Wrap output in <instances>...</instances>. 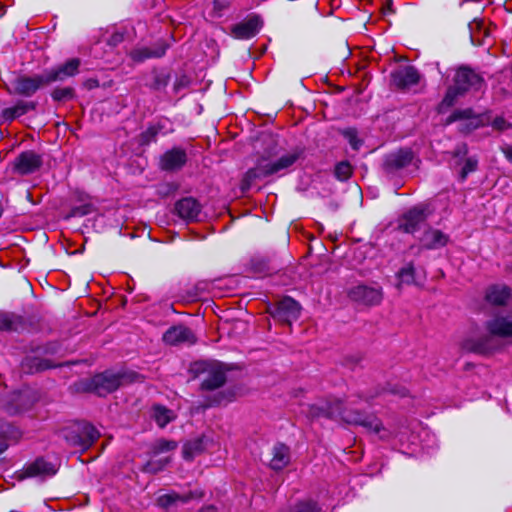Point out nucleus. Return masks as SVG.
<instances>
[{
	"label": "nucleus",
	"instance_id": "f257e3e1",
	"mask_svg": "<svg viewBox=\"0 0 512 512\" xmlns=\"http://www.w3.org/2000/svg\"><path fill=\"white\" fill-rule=\"evenodd\" d=\"M309 415L313 418L324 417L332 420H340L349 425H359L375 434H380L381 439H388L392 436L382 423L373 415L364 411L348 409L341 399H332L324 405H312L309 408Z\"/></svg>",
	"mask_w": 512,
	"mask_h": 512
},
{
	"label": "nucleus",
	"instance_id": "f03ea898",
	"mask_svg": "<svg viewBox=\"0 0 512 512\" xmlns=\"http://www.w3.org/2000/svg\"><path fill=\"white\" fill-rule=\"evenodd\" d=\"M80 64V59L71 58L63 64L43 71L41 74L18 76L11 82V87L7 91L9 94L31 97L44 86H48L53 82H62L69 77L75 76L79 72Z\"/></svg>",
	"mask_w": 512,
	"mask_h": 512
},
{
	"label": "nucleus",
	"instance_id": "7ed1b4c3",
	"mask_svg": "<svg viewBox=\"0 0 512 512\" xmlns=\"http://www.w3.org/2000/svg\"><path fill=\"white\" fill-rule=\"evenodd\" d=\"M303 151L299 148L288 152L278 159L271 161L265 158L258 160L254 168H250L244 175L241 189L243 192L250 189L256 179L265 178L274 174H280L289 169L301 157Z\"/></svg>",
	"mask_w": 512,
	"mask_h": 512
},
{
	"label": "nucleus",
	"instance_id": "20e7f679",
	"mask_svg": "<svg viewBox=\"0 0 512 512\" xmlns=\"http://www.w3.org/2000/svg\"><path fill=\"white\" fill-rule=\"evenodd\" d=\"M139 375L133 371L128 370H106L98 373L89 379L81 382L83 389L88 392H93L98 396H105L114 392L119 387L136 381Z\"/></svg>",
	"mask_w": 512,
	"mask_h": 512
},
{
	"label": "nucleus",
	"instance_id": "39448f33",
	"mask_svg": "<svg viewBox=\"0 0 512 512\" xmlns=\"http://www.w3.org/2000/svg\"><path fill=\"white\" fill-rule=\"evenodd\" d=\"M60 346L57 342L45 344H30L26 355L21 361V369L27 374L41 372L57 365L48 357L59 352Z\"/></svg>",
	"mask_w": 512,
	"mask_h": 512
},
{
	"label": "nucleus",
	"instance_id": "423d86ee",
	"mask_svg": "<svg viewBox=\"0 0 512 512\" xmlns=\"http://www.w3.org/2000/svg\"><path fill=\"white\" fill-rule=\"evenodd\" d=\"M485 85L483 77L473 69L460 67L454 76V85L449 87L443 98L440 108H448L454 105L457 97L470 90L478 91Z\"/></svg>",
	"mask_w": 512,
	"mask_h": 512
},
{
	"label": "nucleus",
	"instance_id": "0eeeda50",
	"mask_svg": "<svg viewBox=\"0 0 512 512\" xmlns=\"http://www.w3.org/2000/svg\"><path fill=\"white\" fill-rule=\"evenodd\" d=\"M415 161L419 160L410 148H400L383 156L381 170L390 179L402 177L405 170Z\"/></svg>",
	"mask_w": 512,
	"mask_h": 512
},
{
	"label": "nucleus",
	"instance_id": "6e6552de",
	"mask_svg": "<svg viewBox=\"0 0 512 512\" xmlns=\"http://www.w3.org/2000/svg\"><path fill=\"white\" fill-rule=\"evenodd\" d=\"M432 214L428 204L420 203L405 211L397 220V228L407 234H415L426 225Z\"/></svg>",
	"mask_w": 512,
	"mask_h": 512
},
{
	"label": "nucleus",
	"instance_id": "1a4fd4ad",
	"mask_svg": "<svg viewBox=\"0 0 512 512\" xmlns=\"http://www.w3.org/2000/svg\"><path fill=\"white\" fill-rule=\"evenodd\" d=\"M99 437V431L88 422H78L65 433L67 443L82 450L89 449Z\"/></svg>",
	"mask_w": 512,
	"mask_h": 512
},
{
	"label": "nucleus",
	"instance_id": "9d476101",
	"mask_svg": "<svg viewBox=\"0 0 512 512\" xmlns=\"http://www.w3.org/2000/svg\"><path fill=\"white\" fill-rule=\"evenodd\" d=\"M37 401V395L31 388L14 391L3 400L2 408L10 415L29 410Z\"/></svg>",
	"mask_w": 512,
	"mask_h": 512
},
{
	"label": "nucleus",
	"instance_id": "9b49d317",
	"mask_svg": "<svg viewBox=\"0 0 512 512\" xmlns=\"http://www.w3.org/2000/svg\"><path fill=\"white\" fill-rule=\"evenodd\" d=\"M267 312L273 319L291 325L299 317L300 306L297 301L287 296L275 303H270Z\"/></svg>",
	"mask_w": 512,
	"mask_h": 512
},
{
	"label": "nucleus",
	"instance_id": "f8f14e48",
	"mask_svg": "<svg viewBox=\"0 0 512 512\" xmlns=\"http://www.w3.org/2000/svg\"><path fill=\"white\" fill-rule=\"evenodd\" d=\"M348 297L361 305L376 306L383 299V291L382 287L377 283H361L349 289Z\"/></svg>",
	"mask_w": 512,
	"mask_h": 512
},
{
	"label": "nucleus",
	"instance_id": "ddd939ff",
	"mask_svg": "<svg viewBox=\"0 0 512 512\" xmlns=\"http://www.w3.org/2000/svg\"><path fill=\"white\" fill-rule=\"evenodd\" d=\"M190 371L195 375L207 373L206 377L201 383V389L206 391H213L222 387L226 382V374L218 368H213L205 361H198L192 364Z\"/></svg>",
	"mask_w": 512,
	"mask_h": 512
},
{
	"label": "nucleus",
	"instance_id": "4468645a",
	"mask_svg": "<svg viewBox=\"0 0 512 512\" xmlns=\"http://www.w3.org/2000/svg\"><path fill=\"white\" fill-rule=\"evenodd\" d=\"M453 167H460L459 178L463 182L467 176L476 171L478 167V159L475 157H467L468 146L466 143L458 144L452 151Z\"/></svg>",
	"mask_w": 512,
	"mask_h": 512
},
{
	"label": "nucleus",
	"instance_id": "2eb2a0df",
	"mask_svg": "<svg viewBox=\"0 0 512 512\" xmlns=\"http://www.w3.org/2000/svg\"><path fill=\"white\" fill-rule=\"evenodd\" d=\"M500 347L499 339L488 332L477 338H468L462 342V349L479 355H487Z\"/></svg>",
	"mask_w": 512,
	"mask_h": 512
},
{
	"label": "nucleus",
	"instance_id": "dca6fc26",
	"mask_svg": "<svg viewBox=\"0 0 512 512\" xmlns=\"http://www.w3.org/2000/svg\"><path fill=\"white\" fill-rule=\"evenodd\" d=\"M486 329L498 339L512 340V311L502 310L487 321Z\"/></svg>",
	"mask_w": 512,
	"mask_h": 512
},
{
	"label": "nucleus",
	"instance_id": "f3484780",
	"mask_svg": "<svg viewBox=\"0 0 512 512\" xmlns=\"http://www.w3.org/2000/svg\"><path fill=\"white\" fill-rule=\"evenodd\" d=\"M43 164L42 156L35 151L21 152L13 162V170L19 175H28L36 172Z\"/></svg>",
	"mask_w": 512,
	"mask_h": 512
},
{
	"label": "nucleus",
	"instance_id": "a211bd4d",
	"mask_svg": "<svg viewBox=\"0 0 512 512\" xmlns=\"http://www.w3.org/2000/svg\"><path fill=\"white\" fill-rule=\"evenodd\" d=\"M418 70L411 65L401 66L391 73V82L399 90H408L420 81Z\"/></svg>",
	"mask_w": 512,
	"mask_h": 512
},
{
	"label": "nucleus",
	"instance_id": "6ab92c4d",
	"mask_svg": "<svg viewBox=\"0 0 512 512\" xmlns=\"http://www.w3.org/2000/svg\"><path fill=\"white\" fill-rule=\"evenodd\" d=\"M168 45L164 41H159L150 47H136L129 53L130 58L138 63L147 59L161 58L165 55Z\"/></svg>",
	"mask_w": 512,
	"mask_h": 512
},
{
	"label": "nucleus",
	"instance_id": "aec40b11",
	"mask_svg": "<svg viewBox=\"0 0 512 512\" xmlns=\"http://www.w3.org/2000/svg\"><path fill=\"white\" fill-rule=\"evenodd\" d=\"M163 340L169 345L193 344L196 341L192 330L186 326L178 325L169 328L163 335Z\"/></svg>",
	"mask_w": 512,
	"mask_h": 512
},
{
	"label": "nucleus",
	"instance_id": "412c9836",
	"mask_svg": "<svg viewBox=\"0 0 512 512\" xmlns=\"http://www.w3.org/2000/svg\"><path fill=\"white\" fill-rule=\"evenodd\" d=\"M204 497V492L202 490L196 489L193 491H189L184 494H179L176 492L167 493L161 495L157 502L158 505L164 509H168L178 503L185 504L190 502L191 500L201 499Z\"/></svg>",
	"mask_w": 512,
	"mask_h": 512
},
{
	"label": "nucleus",
	"instance_id": "4be33fe9",
	"mask_svg": "<svg viewBox=\"0 0 512 512\" xmlns=\"http://www.w3.org/2000/svg\"><path fill=\"white\" fill-rule=\"evenodd\" d=\"M175 212L185 221H197L201 212V205L193 197H184L176 202Z\"/></svg>",
	"mask_w": 512,
	"mask_h": 512
},
{
	"label": "nucleus",
	"instance_id": "5701e85b",
	"mask_svg": "<svg viewBox=\"0 0 512 512\" xmlns=\"http://www.w3.org/2000/svg\"><path fill=\"white\" fill-rule=\"evenodd\" d=\"M187 162V154L184 149L175 147L165 152L160 160V166L165 171L180 170Z\"/></svg>",
	"mask_w": 512,
	"mask_h": 512
},
{
	"label": "nucleus",
	"instance_id": "b1692460",
	"mask_svg": "<svg viewBox=\"0 0 512 512\" xmlns=\"http://www.w3.org/2000/svg\"><path fill=\"white\" fill-rule=\"evenodd\" d=\"M419 241L424 249L436 250L447 245L449 236L438 229L428 227L424 230Z\"/></svg>",
	"mask_w": 512,
	"mask_h": 512
},
{
	"label": "nucleus",
	"instance_id": "393cba45",
	"mask_svg": "<svg viewBox=\"0 0 512 512\" xmlns=\"http://www.w3.org/2000/svg\"><path fill=\"white\" fill-rule=\"evenodd\" d=\"M261 24L262 22L258 16H251L245 21L234 25L232 33L238 39H250L259 32Z\"/></svg>",
	"mask_w": 512,
	"mask_h": 512
},
{
	"label": "nucleus",
	"instance_id": "a878e982",
	"mask_svg": "<svg viewBox=\"0 0 512 512\" xmlns=\"http://www.w3.org/2000/svg\"><path fill=\"white\" fill-rule=\"evenodd\" d=\"M37 105L35 101L18 100L14 106L2 110L1 118L4 122L11 123L28 112L36 110Z\"/></svg>",
	"mask_w": 512,
	"mask_h": 512
},
{
	"label": "nucleus",
	"instance_id": "bb28decb",
	"mask_svg": "<svg viewBox=\"0 0 512 512\" xmlns=\"http://www.w3.org/2000/svg\"><path fill=\"white\" fill-rule=\"evenodd\" d=\"M56 473L55 466L43 459H37L33 463L27 465L24 469L25 477H47Z\"/></svg>",
	"mask_w": 512,
	"mask_h": 512
},
{
	"label": "nucleus",
	"instance_id": "cd10ccee",
	"mask_svg": "<svg viewBox=\"0 0 512 512\" xmlns=\"http://www.w3.org/2000/svg\"><path fill=\"white\" fill-rule=\"evenodd\" d=\"M291 455L290 449L283 443H277L272 449V459L270 460V467L273 470H282L290 463Z\"/></svg>",
	"mask_w": 512,
	"mask_h": 512
},
{
	"label": "nucleus",
	"instance_id": "c85d7f7f",
	"mask_svg": "<svg viewBox=\"0 0 512 512\" xmlns=\"http://www.w3.org/2000/svg\"><path fill=\"white\" fill-rule=\"evenodd\" d=\"M210 442V439L205 435L187 441L183 446L184 459L192 460L195 456L206 450Z\"/></svg>",
	"mask_w": 512,
	"mask_h": 512
},
{
	"label": "nucleus",
	"instance_id": "c756f323",
	"mask_svg": "<svg viewBox=\"0 0 512 512\" xmlns=\"http://www.w3.org/2000/svg\"><path fill=\"white\" fill-rule=\"evenodd\" d=\"M392 394V395H396V396H399V397H404L407 395L408 391L407 389L402 386V385H398V384H387V386L385 387H382L381 389H377L375 391V393L373 394H365L363 392H360V393H357L356 394V397L358 398V400H363L367 403H370L374 398L376 397H379L381 395H385V394Z\"/></svg>",
	"mask_w": 512,
	"mask_h": 512
},
{
	"label": "nucleus",
	"instance_id": "7c9ffc66",
	"mask_svg": "<svg viewBox=\"0 0 512 512\" xmlns=\"http://www.w3.org/2000/svg\"><path fill=\"white\" fill-rule=\"evenodd\" d=\"M25 327V321L21 316L0 311V330L20 332Z\"/></svg>",
	"mask_w": 512,
	"mask_h": 512
},
{
	"label": "nucleus",
	"instance_id": "2f4dec72",
	"mask_svg": "<svg viewBox=\"0 0 512 512\" xmlns=\"http://www.w3.org/2000/svg\"><path fill=\"white\" fill-rule=\"evenodd\" d=\"M511 295V290L507 286L494 285L488 288L486 300L494 305H504Z\"/></svg>",
	"mask_w": 512,
	"mask_h": 512
},
{
	"label": "nucleus",
	"instance_id": "473e14b6",
	"mask_svg": "<svg viewBox=\"0 0 512 512\" xmlns=\"http://www.w3.org/2000/svg\"><path fill=\"white\" fill-rule=\"evenodd\" d=\"M396 277L398 279V288H400L402 285H421V283L416 278V271L412 262L402 267L397 272Z\"/></svg>",
	"mask_w": 512,
	"mask_h": 512
},
{
	"label": "nucleus",
	"instance_id": "72a5a7b5",
	"mask_svg": "<svg viewBox=\"0 0 512 512\" xmlns=\"http://www.w3.org/2000/svg\"><path fill=\"white\" fill-rule=\"evenodd\" d=\"M470 38L474 45L483 44L484 39L489 36L490 32L484 26L483 20L474 19L469 23Z\"/></svg>",
	"mask_w": 512,
	"mask_h": 512
},
{
	"label": "nucleus",
	"instance_id": "f704fd0d",
	"mask_svg": "<svg viewBox=\"0 0 512 512\" xmlns=\"http://www.w3.org/2000/svg\"><path fill=\"white\" fill-rule=\"evenodd\" d=\"M177 448V442L173 440L158 439L150 447V457L157 458L161 455L175 451Z\"/></svg>",
	"mask_w": 512,
	"mask_h": 512
},
{
	"label": "nucleus",
	"instance_id": "c9c22d12",
	"mask_svg": "<svg viewBox=\"0 0 512 512\" xmlns=\"http://www.w3.org/2000/svg\"><path fill=\"white\" fill-rule=\"evenodd\" d=\"M152 412L154 420L161 428L165 427L175 418L174 412L163 405H154Z\"/></svg>",
	"mask_w": 512,
	"mask_h": 512
},
{
	"label": "nucleus",
	"instance_id": "e433bc0d",
	"mask_svg": "<svg viewBox=\"0 0 512 512\" xmlns=\"http://www.w3.org/2000/svg\"><path fill=\"white\" fill-rule=\"evenodd\" d=\"M165 128V124L161 121L151 124L148 128L140 134L139 143L141 145H148L151 142H155L157 136L162 133Z\"/></svg>",
	"mask_w": 512,
	"mask_h": 512
},
{
	"label": "nucleus",
	"instance_id": "4c0bfd02",
	"mask_svg": "<svg viewBox=\"0 0 512 512\" xmlns=\"http://www.w3.org/2000/svg\"><path fill=\"white\" fill-rule=\"evenodd\" d=\"M170 461V455H161L157 458L151 457L150 460L143 466L142 471L146 473L156 474L164 470L165 467L170 463Z\"/></svg>",
	"mask_w": 512,
	"mask_h": 512
},
{
	"label": "nucleus",
	"instance_id": "58836bf2",
	"mask_svg": "<svg viewBox=\"0 0 512 512\" xmlns=\"http://www.w3.org/2000/svg\"><path fill=\"white\" fill-rule=\"evenodd\" d=\"M76 96L75 90L72 87H57L51 92V97L55 102L65 103Z\"/></svg>",
	"mask_w": 512,
	"mask_h": 512
},
{
	"label": "nucleus",
	"instance_id": "ea45409f",
	"mask_svg": "<svg viewBox=\"0 0 512 512\" xmlns=\"http://www.w3.org/2000/svg\"><path fill=\"white\" fill-rule=\"evenodd\" d=\"M170 81V74L166 71L155 72L150 88L156 91L164 90Z\"/></svg>",
	"mask_w": 512,
	"mask_h": 512
},
{
	"label": "nucleus",
	"instance_id": "a19ab883",
	"mask_svg": "<svg viewBox=\"0 0 512 512\" xmlns=\"http://www.w3.org/2000/svg\"><path fill=\"white\" fill-rule=\"evenodd\" d=\"M335 177L340 181H346L352 174V166L347 161L338 163L334 170Z\"/></svg>",
	"mask_w": 512,
	"mask_h": 512
},
{
	"label": "nucleus",
	"instance_id": "79ce46f5",
	"mask_svg": "<svg viewBox=\"0 0 512 512\" xmlns=\"http://www.w3.org/2000/svg\"><path fill=\"white\" fill-rule=\"evenodd\" d=\"M289 512H321V508L316 502L306 500L294 505Z\"/></svg>",
	"mask_w": 512,
	"mask_h": 512
},
{
	"label": "nucleus",
	"instance_id": "37998d69",
	"mask_svg": "<svg viewBox=\"0 0 512 512\" xmlns=\"http://www.w3.org/2000/svg\"><path fill=\"white\" fill-rule=\"evenodd\" d=\"M18 437L17 429L8 422L0 420V440L16 439Z\"/></svg>",
	"mask_w": 512,
	"mask_h": 512
},
{
	"label": "nucleus",
	"instance_id": "c03bdc74",
	"mask_svg": "<svg viewBox=\"0 0 512 512\" xmlns=\"http://www.w3.org/2000/svg\"><path fill=\"white\" fill-rule=\"evenodd\" d=\"M342 134L354 150H358L361 147L362 141L358 138L357 131L355 129L348 128L344 130Z\"/></svg>",
	"mask_w": 512,
	"mask_h": 512
},
{
	"label": "nucleus",
	"instance_id": "a18cd8bd",
	"mask_svg": "<svg viewBox=\"0 0 512 512\" xmlns=\"http://www.w3.org/2000/svg\"><path fill=\"white\" fill-rule=\"evenodd\" d=\"M251 269L255 273H266L269 271L268 261L262 257H255L251 260Z\"/></svg>",
	"mask_w": 512,
	"mask_h": 512
},
{
	"label": "nucleus",
	"instance_id": "49530a36",
	"mask_svg": "<svg viewBox=\"0 0 512 512\" xmlns=\"http://www.w3.org/2000/svg\"><path fill=\"white\" fill-rule=\"evenodd\" d=\"M474 115L473 110L470 108L463 110H455L447 119L448 123H452L458 120L470 119Z\"/></svg>",
	"mask_w": 512,
	"mask_h": 512
},
{
	"label": "nucleus",
	"instance_id": "de8ad7c7",
	"mask_svg": "<svg viewBox=\"0 0 512 512\" xmlns=\"http://www.w3.org/2000/svg\"><path fill=\"white\" fill-rule=\"evenodd\" d=\"M491 126L493 127V129L503 132L510 129L512 127V124L508 122L505 118L498 116L492 121Z\"/></svg>",
	"mask_w": 512,
	"mask_h": 512
},
{
	"label": "nucleus",
	"instance_id": "09e8293b",
	"mask_svg": "<svg viewBox=\"0 0 512 512\" xmlns=\"http://www.w3.org/2000/svg\"><path fill=\"white\" fill-rule=\"evenodd\" d=\"M91 212V205L85 204L73 207L70 211V217H82L88 215Z\"/></svg>",
	"mask_w": 512,
	"mask_h": 512
},
{
	"label": "nucleus",
	"instance_id": "8fccbe9b",
	"mask_svg": "<svg viewBox=\"0 0 512 512\" xmlns=\"http://www.w3.org/2000/svg\"><path fill=\"white\" fill-rule=\"evenodd\" d=\"M190 84V79L188 76L186 75H181L179 77L176 78L175 82H174V85H173V89L176 93L180 92L182 89L188 87V85Z\"/></svg>",
	"mask_w": 512,
	"mask_h": 512
},
{
	"label": "nucleus",
	"instance_id": "3c124183",
	"mask_svg": "<svg viewBox=\"0 0 512 512\" xmlns=\"http://www.w3.org/2000/svg\"><path fill=\"white\" fill-rule=\"evenodd\" d=\"M124 40V35L122 33L116 32L113 33L108 39V44L111 46H116Z\"/></svg>",
	"mask_w": 512,
	"mask_h": 512
},
{
	"label": "nucleus",
	"instance_id": "603ef678",
	"mask_svg": "<svg viewBox=\"0 0 512 512\" xmlns=\"http://www.w3.org/2000/svg\"><path fill=\"white\" fill-rule=\"evenodd\" d=\"M225 8H226V5L223 2H221L219 0L214 1V10L221 11Z\"/></svg>",
	"mask_w": 512,
	"mask_h": 512
},
{
	"label": "nucleus",
	"instance_id": "864d4df0",
	"mask_svg": "<svg viewBox=\"0 0 512 512\" xmlns=\"http://www.w3.org/2000/svg\"><path fill=\"white\" fill-rule=\"evenodd\" d=\"M200 512H217L215 506L208 505L206 507H203Z\"/></svg>",
	"mask_w": 512,
	"mask_h": 512
},
{
	"label": "nucleus",
	"instance_id": "5fc2aeb1",
	"mask_svg": "<svg viewBox=\"0 0 512 512\" xmlns=\"http://www.w3.org/2000/svg\"><path fill=\"white\" fill-rule=\"evenodd\" d=\"M8 448L6 441L0 440V455Z\"/></svg>",
	"mask_w": 512,
	"mask_h": 512
},
{
	"label": "nucleus",
	"instance_id": "6e6d98bb",
	"mask_svg": "<svg viewBox=\"0 0 512 512\" xmlns=\"http://www.w3.org/2000/svg\"><path fill=\"white\" fill-rule=\"evenodd\" d=\"M507 159L512 162V147H508L505 151Z\"/></svg>",
	"mask_w": 512,
	"mask_h": 512
},
{
	"label": "nucleus",
	"instance_id": "4d7b16f0",
	"mask_svg": "<svg viewBox=\"0 0 512 512\" xmlns=\"http://www.w3.org/2000/svg\"><path fill=\"white\" fill-rule=\"evenodd\" d=\"M98 86V81L97 80H89L88 81V87L89 88H93V87H97Z\"/></svg>",
	"mask_w": 512,
	"mask_h": 512
},
{
	"label": "nucleus",
	"instance_id": "13d9d810",
	"mask_svg": "<svg viewBox=\"0 0 512 512\" xmlns=\"http://www.w3.org/2000/svg\"><path fill=\"white\" fill-rule=\"evenodd\" d=\"M215 404H220V400L219 399H215L214 401H212L211 405H215Z\"/></svg>",
	"mask_w": 512,
	"mask_h": 512
},
{
	"label": "nucleus",
	"instance_id": "bf43d9fd",
	"mask_svg": "<svg viewBox=\"0 0 512 512\" xmlns=\"http://www.w3.org/2000/svg\"><path fill=\"white\" fill-rule=\"evenodd\" d=\"M197 296V293L192 294L190 297L195 298Z\"/></svg>",
	"mask_w": 512,
	"mask_h": 512
},
{
	"label": "nucleus",
	"instance_id": "052dcab7",
	"mask_svg": "<svg viewBox=\"0 0 512 512\" xmlns=\"http://www.w3.org/2000/svg\"><path fill=\"white\" fill-rule=\"evenodd\" d=\"M356 403H357L356 400L351 401V404H356Z\"/></svg>",
	"mask_w": 512,
	"mask_h": 512
},
{
	"label": "nucleus",
	"instance_id": "680f3d73",
	"mask_svg": "<svg viewBox=\"0 0 512 512\" xmlns=\"http://www.w3.org/2000/svg\"><path fill=\"white\" fill-rule=\"evenodd\" d=\"M511 271H512V264H511V267H510Z\"/></svg>",
	"mask_w": 512,
	"mask_h": 512
}]
</instances>
